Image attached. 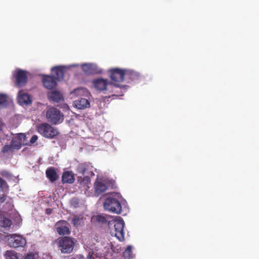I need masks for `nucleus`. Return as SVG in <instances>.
<instances>
[{"instance_id": "1", "label": "nucleus", "mask_w": 259, "mask_h": 259, "mask_svg": "<svg viewBox=\"0 0 259 259\" xmlns=\"http://www.w3.org/2000/svg\"><path fill=\"white\" fill-rule=\"evenodd\" d=\"M93 84L95 88L100 92H104L111 90L110 92L113 93L111 96L123 95L122 94H118V92L116 91V89L118 88V85H116L111 81H108L107 79L98 78L93 81ZM108 97L110 98V96H109Z\"/></svg>"}, {"instance_id": "2", "label": "nucleus", "mask_w": 259, "mask_h": 259, "mask_svg": "<svg viewBox=\"0 0 259 259\" xmlns=\"http://www.w3.org/2000/svg\"><path fill=\"white\" fill-rule=\"evenodd\" d=\"M121 198V196L119 193L111 194V196L107 197L104 202L105 209L114 213L120 214L122 207L119 199Z\"/></svg>"}, {"instance_id": "3", "label": "nucleus", "mask_w": 259, "mask_h": 259, "mask_svg": "<svg viewBox=\"0 0 259 259\" xmlns=\"http://www.w3.org/2000/svg\"><path fill=\"white\" fill-rule=\"evenodd\" d=\"M76 239L69 236L59 237L56 240L57 247L63 253H71L74 247Z\"/></svg>"}, {"instance_id": "4", "label": "nucleus", "mask_w": 259, "mask_h": 259, "mask_svg": "<svg viewBox=\"0 0 259 259\" xmlns=\"http://www.w3.org/2000/svg\"><path fill=\"white\" fill-rule=\"evenodd\" d=\"M37 131L43 137L48 139H54L59 134L58 129L48 123H42L37 126Z\"/></svg>"}, {"instance_id": "5", "label": "nucleus", "mask_w": 259, "mask_h": 259, "mask_svg": "<svg viewBox=\"0 0 259 259\" xmlns=\"http://www.w3.org/2000/svg\"><path fill=\"white\" fill-rule=\"evenodd\" d=\"M48 121L53 124H58L64 120V115L60 110L55 107H50L46 112Z\"/></svg>"}, {"instance_id": "6", "label": "nucleus", "mask_w": 259, "mask_h": 259, "mask_svg": "<svg viewBox=\"0 0 259 259\" xmlns=\"http://www.w3.org/2000/svg\"><path fill=\"white\" fill-rule=\"evenodd\" d=\"M8 245L11 247H24L26 244V240L21 235L11 234L7 235Z\"/></svg>"}, {"instance_id": "7", "label": "nucleus", "mask_w": 259, "mask_h": 259, "mask_svg": "<svg viewBox=\"0 0 259 259\" xmlns=\"http://www.w3.org/2000/svg\"><path fill=\"white\" fill-rule=\"evenodd\" d=\"M114 229L111 230L112 235H114L119 241L124 240L123 228L124 223L123 219L118 217L114 222Z\"/></svg>"}, {"instance_id": "8", "label": "nucleus", "mask_w": 259, "mask_h": 259, "mask_svg": "<svg viewBox=\"0 0 259 259\" xmlns=\"http://www.w3.org/2000/svg\"><path fill=\"white\" fill-rule=\"evenodd\" d=\"M126 69H121L118 68H112L108 70L109 77L115 82H121L125 77Z\"/></svg>"}, {"instance_id": "9", "label": "nucleus", "mask_w": 259, "mask_h": 259, "mask_svg": "<svg viewBox=\"0 0 259 259\" xmlns=\"http://www.w3.org/2000/svg\"><path fill=\"white\" fill-rule=\"evenodd\" d=\"M57 233L60 235H70V225L66 221L61 220L57 222L55 225Z\"/></svg>"}, {"instance_id": "10", "label": "nucleus", "mask_w": 259, "mask_h": 259, "mask_svg": "<svg viewBox=\"0 0 259 259\" xmlns=\"http://www.w3.org/2000/svg\"><path fill=\"white\" fill-rule=\"evenodd\" d=\"M26 71L19 69L16 72L15 75V85L18 88H21L26 84L27 82Z\"/></svg>"}, {"instance_id": "11", "label": "nucleus", "mask_w": 259, "mask_h": 259, "mask_svg": "<svg viewBox=\"0 0 259 259\" xmlns=\"http://www.w3.org/2000/svg\"><path fill=\"white\" fill-rule=\"evenodd\" d=\"M83 72L87 75L100 73L101 71L98 66L94 64L84 63L81 65Z\"/></svg>"}, {"instance_id": "12", "label": "nucleus", "mask_w": 259, "mask_h": 259, "mask_svg": "<svg viewBox=\"0 0 259 259\" xmlns=\"http://www.w3.org/2000/svg\"><path fill=\"white\" fill-rule=\"evenodd\" d=\"M42 83L44 86L48 90H52L57 85L56 79L52 75H44Z\"/></svg>"}, {"instance_id": "13", "label": "nucleus", "mask_w": 259, "mask_h": 259, "mask_svg": "<svg viewBox=\"0 0 259 259\" xmlns=\"http://www.w3.org/2000/svg\"><path fill=\"white\" fill-rule=\"evenodd\" d=\"M125 77L129 80L127 81L128 83L131 82H137L142 78V76L139 73L128 69L126 70Z\"/></svg>"}, {"instance_id": "14", "label": "nucleus", "mask_w": 259, "mask_h": 259, "mask_svg": "<svg viewBox=\"0 0 259 259\" xmlns=\"http://www.w3.org/2000/svg\"><path fill=\"white\" fill-rule=\"evenodd\" d=\"M18 102L20 105H28L31 103V99L29 95L20 91L18 93Z\"/></svg>"}, {"instance_id": "15", "label": "nucleus", "mask_w": 259, "mask_h": 259, "mask_svg": "<svg viewBox=\"0 0 259 259\" xmlns=\"http://www.w3.org/2000/svg\"><path fill=\"white\" fill-rule=\"evenodd\" d=\"M52 72L54 74L53 77L56 81L63 79L64 67L63 66H56L52 69Z\"/></svg>"}, {"instance_id": "16", "label": "nucleus", "mask_w": 259, "mask_h": 259, "mask_svg": "<svg viewBox=\"0 0 259 259\" xmlns=\"http://www.w3.org/2000/svg\"><path fill=\"white\" fill-rule=\"evenodd\" d=\"M47 177L52 182L58 180L59 177L57 173V169L54 167L48 168L46 171Z\"/></svg>"}, {"instance_id": "17", "label": "nucleus", "mask_w": 259, "mask_h": 259, "mask_svg": "<svg viewBox=\"0 0 259 259\" xmlns=\"http://www.w3.org/2000/svg\"><path fill=\"white\" fill-rule=\"evenodd\" d=\"M95 192L97 195H100L106 191L108 187L106 184L102 181H96L94 185Z\"/></svg>"}, {"instance_id": "18", "label": "nucleus", "mask_w": 259, "mask_h": 259, "mask_svg": "<svg viewBox=\"0 0 259 259\" xmlns=\"http://www.w3.org/2000/svg\"><path fill=\"white\" fill-rule=\"evenodd\" d=\"M74 181V176L72 171H66L63 173L62 176V181L63 183L72 184Z\"/></svg>"}, {"instance_id": "19", "label": "nucleus", "mask_w": 259, "mask_h": 259, "mask_svg": "<svg viewBox=\"0 0 259 259\" xmlns=\"http://www.w3.org/2000/svg\"><path fill=\"white\" fill-rule=\"evenodd\" d=\"M75 106L79 109H83L90 106V102L87 99L83 98H78L74 101Z\"/></svg>"}, {"instance_id": "20", "label": "nucleus", "mask_w": 259, "mask_h": 259, "mask_svg": "<svg viewBox=\"0 0 259 259\" xmlns=\"http://www.w3.org/2000/svg\"><path fill=\"white\" fill-rule=\"evenodd\" d=\"M90 165L87 163H81L78 164L77 167V171L78 174L82 176L89 175L90 173L93 174V172L90 171Z\"/></svg>"}, {"instance_id": "21", "label": "nucleus", "mask_w": 259, "mask_h": 259, "mask_svg": "<svg viewBox=\"0 0 259 259\" xmlns=\"http://www.w3.org/2000/svg\"><path fill=\"white\" fill-rule=\"evenodd\" d=\"M21 147V144L19 143L15 144V142L13 140L11 141L10 145H5L2 149V152L4 153L12 151L13 149H19Z\"/></svg>"}, {"instance_id": "22", "label": "nucleus", "mask_w": 259, "mask_h": 259, "mask_svg": "<svg viewBox=\"0 0 259 259\" xmlns=\"http://www.w3.org/2000/svg\"><path fill=\"white\" fill-rule=\"evenodd\" d=\"M49 97L50 100L56 103H59L61 101L63 100L62 95L60 92L57 91L52 92L50 94H49Z\"/></svg>"}, {"instance_id": "23", "label": "nucleus", "mask_w": 259, "mask_h": 259, "mask_svg": "<svg viewBox=\"0 0 259 259\" xmlns=\"http://www.w3.org/2000/svg\"><path fill=\"white\" fill-rule=\"evenodd\" d=\"M72 223L76 227L81 226L83 224V218L80 215H75L72 219Z\"/></svg>"}, {"instance_id": "24", "label": "nucleus", "mask_w": 259, "mask_h": 259, "mask_svg": "<svg viewBox=\"0 0 259 259\" xmlns=\"http://www.w3.org/2000/svg\"><path fill=\"white\" fill-rule=\"evenodd\" d=\"M88 93V91L86 89L83 88H79L75 89L71 92V94H74L76 96H82Z\"/></svg>"}, {"instance_id": "25", "label": "nucleus", "mask_w": 259, "mask_h": 259, "mask_svg": "<svg viewBox=\"0 0 259 259\" xmlns=\"http://www.w3.org/2000/svg\"><path fill=\"white\" fill-rule=\"evenodd\" d=\"M77 181L82 185H85L90 182V178L89 176H85L83 177L79 176L77 178Z\"/></svg>"}, {"instance_id": "26", "label": "nucleus", "mask_w": 259, "mask_h": 259, "mask_svg": "<svg viewBox=\"0 0 259 259\" xmlns=\"http://www.w3.org/2000/svg\"><path fill=\"white\" fill-rule=\"evenodd\" d=\"M12 225V221L11 219L7 218H4L3 219L0 221V226L4 228L10 227Z\"/></svg>"}, {"instance_id": "27", "label": "nucleus", "mask_w": 259, "mask_h": 259, "mask_svg": "<svg viewBox=\"0 0 259 259\" xmlns=\"http://www.w3.org/2000/svg\"><path fill=\"white\" fill-rule=\"evenodd\" d=\"M133 251L131 246H128L123 252V256L125 258H130L132 257Z\"/></svg>"}, {"instance_id": "28", "label": "nucleus", "mask_w": 259, "mask_h": 259, "mask_svg": "<svg viewBox=\"0 0 259 259\" xmlns=\"http://www.w3.org/2000/svg\"><path fill=\"white\" fill-rule=\"evenodd\" d=\"M6 259H18L17 255L15 251L7 250L5 253Z\"/></svg>"}, {"instance_id": "29", "label": "nucleus", "mask_w": 259, "mask_h": 259, "mask_svg": "<svg viewBox=\"0 0 259 259\" xmlns=\"http://www.w3.org/2000/svg\"><path fill=\"white\" fill-rule=\"evenodd\" d=\"M112 245H108L107 246H105L104 247L105 251H103V252L102 253V254L105 257H108L112 255Z\"/></svg>"}, {"instance_id": "30", "label": "nucleus", "mask_w": 259, "mask_h": 259, "mask_svg": "<svg viewBox=\"0 0 259 259\" xmlns=\"http://www.w3.org/2000/svg\"><path fill=\"white\" fill-rule=\"evenodd\" d=\"M7 104V96L4 94H0V106L6 107Z\"/></svg>"}, {"instance_id": "31", "label": "nucleus", "mask_w": 259, "mask_h": 259, "mask_svg": "<svg viewBox=\"0 0 259 259\" xmlns=\"http://www.w3.org/2000/svg\"><path fill=\"white\" fill-rule=\"evenodd\" d=\"M38 255L36 253L29 252L27 253L24 257L23 259H37Z\"/></svg>"}, {"instance_id": "32", "label": "nucleus", "mask_w": 259, "mask_h": 259, "mask_svg": "<svg viewBox=\"0 0 259 259\" xmlns=\"http://www.w3.org/2000/svg\"><path fill=\"white\" fill-rule=\"evenodd\" d=\"M79 201L76 198H73L70 201V205L71 207L77 208L79 206Z\"/></svg>"}, {"instance_id": "33", "label": "nucleus", "mask_w": 259, "mask_h": 259, "mask_svg": "<svg viewBox=\"0 0 259 259\" xmlns=\"http://www.w3.org/2000/svg\"><path fill=\"white\" fill-rule=\"evenodd\" d=\"M8 187L6 181L0 177V191H3L5 188H8Z\"/></svg>"}, {"instance_id": "34", "label": "nucleus", "mask_w": 259, "mask_h": 259, "mask_svg": "<svg viewBox=\"0 0 259 259\" xmlns=\"http://www.w3.org/2000/svg\"><path fill=\"white\" fill-rule=\"evenodd\" d=\"M96 219L97 222L102 223H105L107 221L106 218L101 215H97Z\"/></svg>"}, {"instance_id": "35", "label": "nucleus", "mask_w": 259, "mask_h": 259, "mask_svg": "<svg viewBox=\"0 0 259 259\" xmlns=\"http://www.w3.org/2000/svg\"><path fill=\"white\" fill-rule=\"evenodd\" d=\"M0 174L6 178H9L10 177V173L6 170H3L1 171Z\"/></svg>"}, {"instance_id": "36", "label": "nucleus", "mask_w": 259, "mask_h": 259, "mask_svg": "<svg viewBox=\"0 0 259 259\" xmlns=\"http://www.w3.org/2000/svg\"><path fill=\"white\" fill-rule=\"evenodd\" d=\"M7 198V195L6 194H2L0 196V205L4 203Z\"/></svg>"}, {"instance_id": "37", "label": "nucleus", "mask_w": 259, "mask_h": 259, "mask_svg": "<svg viewBox=\"0 0 259 259\" xmlns=\"http://www.w3.org/2000/svg\"><path fill=\"white\" fill-rule=\"evenodd\" d=\"M37 136L36 135H33L30 139V142L31 144H33L36 142L37 140Z\"/></svg>"}, {"instance_id": "38", "label": "nucleus", "mask_w": 259, "mask_h": 259, "mask_svg": "<svg viewBox=\"0 0 259 259\" xmlns=\"http://www.w3.org/2000/svg\"><path fill=\"white\" fill-rule=\"evenodd\" d=\"M52 212H53V209L50 208H47L46 210V213L47 214H51L52 213Z\"/></svg>"}, {"instance_id": "39", "label": "nucleus", "mask_w": 259, "mask_h": 259, "mask_svg": "<svg viewBox=\"0 0 259 259\" xmlns=\"http://www.w3.org/2000/svg\"><path fill=\"white\" fill-rule=\"evenodd\" d=\"M5 125V124L1 122V121L0 120V130L2 131V128Z\"/></svg>"}, {"instance_id": "40", "label": "nucleus", "mask_w": 259, "mask_h": 259, "mask_svg": "<svg viewBox=\"0 0 259 259\" xmlns=\"http://www.w3.org/2000/svg\"><path fill=\"white\" fill-rule=\"evenodd\" d=\"M88 258H90V259H92V258H93L94 257L93 256V254H91V252H90L88 255Z\"/></svg>"}, {"instance_id": "41", "label": "nucleus", "mask_w": 259, "mask_h": 259, "mask_svg": "<svg viewBox=\"0 0 259 259\" xmlns=\"http://www.w3.org/2000/svg\"><path fill=\"white\" fill-rule=\"evenodd\" d=\"M47 256H48V255H47ZM48 258H49V259H51L52 257L51 256L48 255Z\"/></svg>"}]
</instances>
